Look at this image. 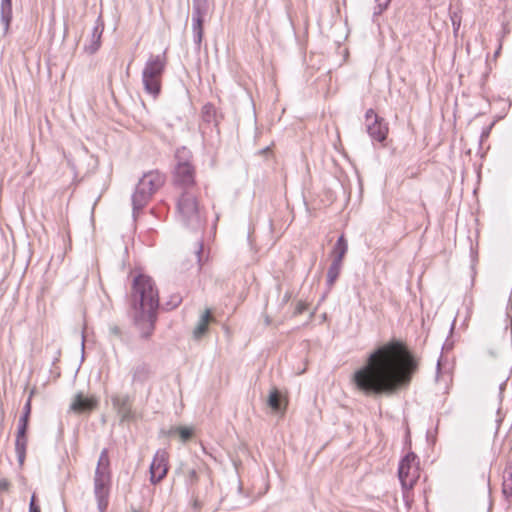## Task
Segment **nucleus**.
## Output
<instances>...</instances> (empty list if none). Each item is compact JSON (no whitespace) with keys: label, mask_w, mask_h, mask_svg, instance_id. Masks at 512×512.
Here are the masks:
<instances>
[{"label":"nucleus","mask_w":512,"mask_h":512,"mask_svg":"<svg viewBox=\"0 0 512 512\" xmlns=\"http://www.w3.org/2000/svg\"><path fill=\"white\" fill-rule=\"evenodd\" d=\"M418 361L399 340H391L371 352L352 376L355 388L366 396L390 397L411 383Z\"/></svg>","instance_id":"obj_1"},{"label":"nucleus","mask_w":512,"mask_h":512,"mask_svg":"<svg viewBox=\"0 0 512 512\" xmlns=\"http://www.w3.org/2000/svg\"><path fill=\"white\" fill-rule=\"evenodd\" d=\"M133 322L142 339L152 336L159 308V294L151 277L140 274L132 284Z\"/></svg>","instance_id":"obj_2"},{"label":"nucleus","mask_w":512,"mask_h":512,"mask_svg":"<svg viewBox=\"0 0 512 512\" xmlns=\"http://www.w3.org/2000/svg\"><path fill=\"white\" fill-rule=\"evenodd\" d=\"M199 190L182 191L177 201V216L187 228L198 231L205 224V212L198 201Z\"/></svg>","instance_id":"obj_3"},{"label":"nucleus","mask_w":512,"mask_h":512,"mask_svg":"<svg viewBox=\"0 0 512 512\" xmlns=\"http://www.w3.org/2000/svg\"><path fill=\"white\" fill-rule=\"evenodd\" d=\"M165 54L151 55L142 71V82L145 91L153 97L158 96L161 90V77L165 70Z\"/></svg>","instance_id":"obj_4"},{"label":"nucleus","mask_w":512,"mask_h":512,"mask_svg":"<svg viewBox=\"0 0 512 512\" xmlns=\"http://www.w3.org/2000/svg\"><path fill=\"white\" fill-rule=\"evenodd\" d=\"M420 476L417 456L408 453L399 463L398 478L404 491L411 490Z\"/></svg>","instance_id":"obj_5"},{"label":"nucleus","mask_w":512,"mask_h":512,"mask_svg":"<svg viewBox=\"0 0 512 512\" xmlns=\"http://www.w3.org/2000/svg\"><path fill=\"white\" fill-rule=\"evenodd\" d=\"M365 126L368 135L373 141L382 143L386 140L388 125L372 108L368 109L365 113Z\"/></svg>","instance_id":"obj_6"},{"label":"nucleus","mask_w":512,"mask_h":512,"mask_svg":"<svg viewBox=\"0 0 512 512\" xmlns=\"http://www.w3.org/2000/svg\"><path fill=\"white\" fill-rule=\"evenodd\" d=\"M174 184L182 191L199 190L195 182L193 165H175Z\"/></svg>","instance_id":"obj_7"},{"label":"nucleus","mask_w":512,"mask_h":512,"mask_svg":"<svg viewBox=\"0 0 512 512\" xmlns=\"http://www.w3.org/2000/svg\"><path fill=\"white\" fill-rule=\"evenodd\" d=\"M168 472V454L165 450H157L149 467L150 482L153 485L161 482Z\"/></svg>","instance_id":"obj_8"},{"label":"nucleus","mask_w":512,"mask_h":512,"mask_svg":"<svg viewBox=\"0 0 512 512\" xmlns=\"http://www.w3.org/2000/svg\"><path fill=\"white\" fill-rule=\"evenodd\" d=\"M111 403L113 409L120 417L121 422H128L135 419V414L131 408V399L128 395H112Z\"/></svg>","instance_id":"obj_9"},{"label":"nucleus","mask_w":512,"mask_h":512,"mask_svg":"<svg viewBox=\"0 0 512 512\" xmlns=\"http://www.w3.org/2000/svg\"><path fill=\"white\" fill-rule=\"evenodd\" d=\"M110 479L94 478V495L100 512H105L108 506Z\"/></svg>","instance_id":"obj_10"},{"label":"nucleus","mask_w":512,"mask_h":512,"mask_svg":"<svg viewBox=\"0 0 512 512\" xmlns=\"http://www.w3.org/2000/svg\"><path fill=\"white\" fill-rule=\"evenodd\" d=\"M152 196L153 193L138 181L131 198L134 217L149 203Z\"/></svg>","instance_id":"obj_11"},{"label":"nucleus","mask_w":512,"mask_h":512,"mask_svg":"<svg viewBox=\"0 0 512 512\" xmlns=\"http://www.w3.org/2000/svg\"><path fill=\"white\" fill-rule=\"evenodd\" d=\"M166 176L159 170H151L143 174L139 182L153 194L158 191L165 183Z\"/></svg>","instance_id":"obj_12"},{"label":"nucleus","mask_w":512,"mask_h":512,"mask_svg":"<svg viewBox=\"0 0 512 512\" xmlns=\"http://www.w3.org/2000/svg\"><path fill=\"white\" fill-rule=\"evenodd\" d=\"M97 406V400L94 397H85L82 394L75 396L71 403V410L82 413L93 410Z\"/></svg>","instance_id":"obj_13"},{"label":"nucleus","mask_w":512,"mask_h":512,"mask_svg":"<svg viewBox=\"0 0 512 512\" xmlns=\"http://www.w3.org/2000/svg\"><path fill=\"white\" fill-rule=\"evenodd\" d=\"M205 18L203 17H191V29H192V35H193V42L195 45V50L200 51L202 39H203V24H204Z\"/></svg>","instance_id":"obj_14"},{"label":"nucleus","mask_w":512,"mask_h":512,"mask_svg":"<svg viewBox=\"0 0 512 512\" xmlns=\"http://www.w3.org/2000/svg\"><path fill=\"white\" fill-rule=\"evenodd\" d=\"M102 33H103L102 24H97L93 27L91 35H90V39H89V44H86L84 46L85 52H87L89 54H94L95 52L98 51V49L100 48V45H101Z\"/></svg>","instance_id":"obj_15"},{"label":"nucleus","mask_w":512,"mask_h":512,"mask_svg":"<svg viewBox=\"0 0 512 512\" xmlns=\"http://www.w3.org/2000/svg\"><path fill=\"white\" fill-rule=\"evenodd\" d=\"M131 374L132 384L143 385L149 379L151 370L148 364L140 363L132 368Z\"/></svg>","instance_id":"obj_16"},{"label":"nucleus","mask_w":512,"mask_h":512,"mask_svg":"<svg viewBox=\"0 0 512 512\" xmlns=\"http://www.w3.org/2000/svg\"><path fill=\"white\" fill-rule=\"evenodd\" d=\"M13 18L12 0H1L0 3V19L4 26V32L7 33Z\"/></svg>","instance_id":"obj_17"},{"label":"nucleus","mask_w":512,"mask_h":512,"mask_svg":"<svg viewBox=\"0 0 512 512\" xmlns=\"http://www.w3.org/2000/svg\"><path fill=\"white\" fill-rule=\"evenodd\" d=\"M211 311L206 309L205 312L201 315L198 324L193 330V337L197 340L201 339L206 332L208 331V324L211 321Z\"/></svg>","instance_id":"obj_18"},{"label":"nucleus","mask_w":512,"mask_h":512,"mask_svg":"<svg viewBox=\"0 0 512 512\" xmlns=\"http://www.w3.org/2000/svg\"><path fill=\"white\" fill-rule=\"evenodd\" d=\"M347 251H348L347 240L345 239V237L343 235H341L337 239V241L332 249V252H331V255L333 257L332 260H334L336 262L343 263V258L346 255Z\"/></svg>","instance_id":"obj_19"},{"label":"nucleus","mask_w":512,"mask_h":512,"mask_svg":"<svg viewBox=\"0 0 512 512\" xmlns=\"http://www.w3.org/2000/svg\"><path fill=\"white\" fill-rule=\"evenodd\" d=\"M212 0H193L192 16L205 18L210 10Z\"/></svg>","instance_id":"obj_20"},{"label":"nucleus","mask_w":512,"mask_h":512,"mask_svg":"<svg viewBox=\"0 0 512 512\" xmlns=\"http://www.w3.org/2000/svg\"><path fill=\"white\" fill-rule=\"evenodd\" d=\"M201 116H202V120L205 123H208V124L213 123L215 126L218 125V114H217V110L213 104L206 103L202 107Z\"/></svg>","instance_id":"obj_21"},{"label":"nucleus","mask_w":512,"mask_h":512,"mask_svg":"<svg viewBox=\"0 0 512 512\" xmlns=\"http://www.w3.org/2000/svg\"><path fill=\"white\" fill-rule=\"evenodd\" d=\"M26 447H27V436H20L18 433L16 434L15 440V452L17 455V460L20 465L24 464L26 457Z\"/></svg>","instance_id":"obj_22"},{"label":"nucleus","mask_w":512,"mask_h":512,"mask_svg":"<svg viewBox=\"0 0 512 512\" xmlns=\"http://www.w3.org/2000/svg\"><path fill=\"white\" fill-rule=\"evenodd\" d=\"M342 265H343V263L336 262V261L332 260V263L330 264L328 271H327V280H326L327 286L329 288H331L334 285V283L336 282V280L338 279V277L341 273V270H342Z\"/></svg>","instance_id":"obj_23"},{"label":"nucleus","mask_w":512,"mask_h":512,"mask_svg":"<svg viewBox=\"0 0 512 512\" xmlns=\"http://www.w3.org/2000/svg\"><path fill=\"white\" fill-rule=\"evenodd\" d=\"M502 493L507 499L512 496V467L504 470Z\"/></svg>","instance_id":"obj_24"},{"label":"nucleus","mask_w":512,"mask_h":512,"mask_svg":"<svg viewBox=\"0 0 512 512\" xmlns=\"http://www.w3.org/2000/svg\"><path fill=\"white\" fill-rule=\"evenodd\" d=\"M192 153L186 147H180L175 152L176 165H192Z\"/></svg>","instance_id":"obj_25"},{"label":"nucleus","mask_w":512,"mask_h":512,"mask_svg":"<svg viewBox=\"0 0 512 512\" xmlns=\"http://www.w3.org/2000/svg\"><path fill=\"white\" fill-rule=\"evenodd\" d=\"M267 402L271 409L275 412L282 410L281 394L276 388L270 392Z\"/></svg>","instance_id":"obj_26"},{"label":"nucleus","mask_w":512,"mask_h":512,"mask_svg":"<svg viewBox=\"0 0 512 512\" xmlns=\"http://www.w3.org/2000/svg\"><path fill=\"white\" fill-rule=\"evenodd\" d=\"M376 6L373 11V18L380 16L390 5L391 0H375Z\"/></svg>","instance_id":"obj_27"},{"label":"nucleus","mask_w":512,"mask_h":512,"mask_svg":"<svg viewBox=\"0 0 512 512\" xmlns=\"http://www.w3.org/2000/svg\"><path fill=\"white\" fill-rule=\"evenodd\" d=\"M108 335L111 340L118 339L120 341L123 340V332L122 329L116 324H110L108 327Z\"/></svg>","instance_id":"obj_28"},{"label":"nucleus","mask_w":512,"mask_h":512,"mask_svg":"<svg viewBox=\"0 0 512 512\" xmlns=\"http://www.w3.org/2000/svg\"><path fill=\"white\" fill-rule=\"evenodd\" d=\"M450 19L452 22L454 35L457 36V33H458V31L460 29V25H461V19H462L460 12L459 11L450 12Z\"/></svg>","instance_id":"obj_29"},{"label":"nucleus","mask_w":512,"mask_h":512,"mask_svg":"<svg viewBox=\"0 0 512 512\" xmlns=\"http://www.w3.org/2000/svg\"><path fill=\"white\" fill-rule=\"evenodd\" d=\"M94 478H106L111 479L109 467L99 466L97 464Z\"/></svg>","instance_id":"obj_30"},{"label":"nucleus","mask_w":512,"mask_h":512,"mask_svg":"<svg viewBox=\"0 0 512 512\" xmlns=\"http://www.w3.org/2000/svg\"><path fill=\"white\" fill-rule=\"evenodd\" d=\"M198 482V474L195 469H189L186 475V483L189 486H193Z\"/></svg>","instance_id":"obj_31"},{"label":"nucleus","mask_w":512,"mask_h":512,"mask_svg":"<svg viewBox=\"0 0 512 512\" xmlns=\"http://www.w3.org/2000/svg\"><path fill=\"white\" fill-rule=\"evenodd\" d=\"M99 466H110L109 456H108V449L104 448L99 456L98 463Z\"/></svg>","instance_id":"obj_32"},{"label":"nucleus","mask_w":512,"mask_h":512,"mask_svg":"<svg viewBox=\"0 0 512 512\" xmlns=\"http://www.w3.org/2000/svg\"><path fill=\"white\" fill-rule=\"evenodd\" d=\"M177 431L180 435V437L186 441L188 439H190L192 437V430L190 428H187V427H178L177 428Z\"/></svg>","instance_id":"obj_33"},{"label":"nucleus","mask_w":512,"mask_h":512,"mask_svg":"<svg viewBox=\"0 0 512 512\" xmlns=\"http://www.w3.org/2000/svg\"><path fill=\"white\" fill-rule=\"evenodd\" d=\"M29 512H41L40 506L37 504L35 493L32 494L30 499Z\"/></svg>","instance_id":"obj_34"},{"label":"nucleus","mask_w":512,"mask_h":512,"mask_svg":"<svg viewBox=\"0 0 512 512\" xmlns=\"http://www.w3.org/2000/svg\"><path fill=\"white\" fill-rule=\"evenodd\" d=\"M27 429H28V423L18 421V429H17V433H18L20 436H24V434H26V433H27Z\"/></svg>","instance_id":"obj_35"},{"label":"nucleus","mask_w":512,"mask_h":512,"mask_svg":"<svg viewBox=\"0 0 512 512\" xmlns=\"http://www.w3.org/2000/svg\"><path fill=\"white\" fill-rule=\"evenodd\" d=\"M10 488V482L6 478L0 479V491L1 492H7Z\"/></svg>","instance_id":"obj_36"},{"label":"nucleus","mask_w":512,"mask_h":512,"mask_svg":"<svg viewBox=\"0 0 512 512\" xmlns=\"http://www.w3.org/2000/svg\"><path fill=\"white\" fill-rule=\"evenodd\" d=\"M306 309H307L306 304L300 301L297 303V305L295 307L294 314L295 315L302 314Z\"/></svg>","instance_id":"obj_37"},{"label":"nucleus","mask_w":512,"mask_h":512,"mask_svg":"<svg viewBox=\"0 0 512 512\" xmlns=\"http://www.w3.org/2000/svg\"><path fill=\"white\" fill-rule=\"evenodd\" d=\"M203 252V244L202 242H199L198 243V249L195 251V255L197 257V262L201 265V262H202V258H201V254Z\"/></svg>","instance_id":"obj_38"},{"label":"nucleus","mask_w":512,"mask_h":512,"mask_svg":"<svg viewBox=\"0 0 512 512\" xmlns=\"http://www.w3.org/2000/svg\"><path fill=\"white\" fill-rule=\"evenodd\" d=\"M30 413H31V399L29 398L23 407L22 414H24V415L27 414V416L30 417Z\"/></svg>","instance_id":"obj_39"},{"label":"nucleus","mask_w":512,"mask_h":512,"mask_svg":"<svg viewBox=\"0 0 512 512\" xmlns=\"http://www.w3.org/2000/svg\"><path fill=\"white\" fill-rule=\"evenodd\" d=\"M181 303V298L179 296H174L172 298V301L168 303V305H171V308L177 307Z\"/></svg>","instance_id":"obj_40"},{"label":"nucleus","mask_w":512,"mask_h":512,"mask_svg":"<svg viewBox=\"0 0 512 512\" xmlns=\"http://www.w3.org/2000/svg\"><path fill=\"white\" fill-rule=\"evenodd\" d=\"M471 258H472V262L474 263L477 259V251L474 250V248L471 246Z\"/></svg>","instance_id":"obj_41"},{"label":"nucleus","mask_w":512,"mask_h":512,"mask_svg":"<svg viewBox=\"0 0 512 512\" xmlns=\"http://www.w3.org/2000/svg\"><path fill=\"white\" fill-rule=\"evenodd\" d=\"M490 129H491V127H488L487 129H485V130L482 132V134H481V138H482V139H484V138L488 137L489 132H490Z\"/></svg>","instance_id":"obj_42"},{"label":"nucleus","mask_w":512,"mask_h":512,"mask_svg":"<svg viewBox=\"0 0 512 512\" xmlns=\"http://www.w3.org/2000/svg\"><path fill=\"white\" fill-rule=\"evenodd\" d=\"M20 422H26L28 423L29 422V416H27V414H22L20 419H19Z\"/></svg>","instance_id":"obj_43"},{"label":"nucleus","mask_w":512,"mask_h":512,"mask_svg":"<svg viewBox=\"0 0 512 512\" xmlns=\"http://www.w3.org/2000/svg\"><path fill=\"white\" fill-rule=\"evenodd\" d=\"M81 347H82V352H84V347H85V338H84V335H82Z\"/></svg>","instance_id":"obj_44"},{"label":"nucleus","mask_w":512,"mask_h":512,"mask_svg":"<svg viewBox=\"0 0 512 512\" xmlns=\"http://www.w3.org/2000/svg\"><path fill=\"white\" fill-rule=\"evenodd\" d=\"M269 151H270V148H269V147H266V148H264V149L260 150V151H259V153L264 154V153H267V152H269Z\"/></svg>","instance_id":"obj_45"},{"label":"nucleus","mask_w":512,"mask_h":512,"mask_svg":"<svg viewBox=\"0 0 512 512\" xmlns=\"http://www.w3.org/2000/svg\"><path fill=\"white\" fill-rule=\"evenodd\" d=\"M454 326H455V319L453 320V323L451 325V331L454 329Z\"/></svg>","instance_id":"obj_46"},{"label":"nucleus","mask_w":512,"mask_h":512,"mask_svg":"<svg viewBox=\"0 0 512 512\" xmlns=\"http://www.w3.org/2000/svg\"><path fill=\"white\" fill-rule=\"evenodd\" d=\"M135 512H138V511H135Z\"/></svg>","instance_id":"obj_47"}]
</instances>
